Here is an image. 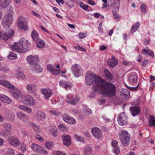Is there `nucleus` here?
Returning <instances> with one entry per match:
<instances>
[{"instance_id":"nucleus-1","label":"nucleus","mask_w":155,"mask_h":155,"mask_svg":"<svg viewBox=\"0 0 155 155\" xmlns=\"http://www.w3.org/2000/svg\"><path fill=\"white\" fill-rule=\"evenodd\" d=\"M85 81L87 85H93L92 89L96 92H101L109 97L114 96L116 94V88L111 82L103 81L99 77L87 72L85 75Z\"/></svg>"},{"instance_id":"nucleus-2","label":"nucleus","mask_w":155,"mask_h":155,"mask_svg":"<svg viewBox=\"0 0 155 155\" xmlns=\"http://www.w3.org/2000/svg\"><path fill=\"white\" fill-rule=\"evenodd\" d=\"M29 46L28 42L23 38H21L19 42L14 43L11 46L12 49L20 53H23L27 51Z\"/></svg>"},{"instance_id":"nucleus-3","label":"nucleus","mask_w":155,"mask_h":155,"mask_svg":"<svg viewBox=\"0 0 155 155\" xmlns=\"http://www.w3.org/2000/svg\"><path fill=\"white\" fill-rule=\"evenodd\" d=\"M119 135L122 145L124 146H128L130 140V135L128 132L122 130L119 132Z\"/></svg>"},{"instance_id":"nucleus-4","label":"nucleus","mask_w":155,"mask_h":155,"mask_svg":"<svg viewBox=\"0 0 155 155\" xmlns=\"http://www.w3.org/2000/svg\"><path fill=\"white\" fill-rule=\"evenodd\" d=\"M13 20V15L11 14H6L3 18L2 20V24L4 27L5 28L9 27L12 24Z\"/></svg>"},{"instance_id":"nucleus-5","label":"nucleus","mask_w":155,"mask_h":155,"mask_svg":"<svg viewBox=\"0 0 155 155\" xmlns=\"http://www.w3.org/2000/svg\"><path fill=\"white\" fill-rule=\"evenodd\" d=\"M72 72L75 77H78L82 75L83 70L81 66L78 64H75L71 67Z\"/></svg>"},{"instance_id":"nucleus-6","label":"nucleus","mask_w":155,"mask_h":155,"mask_svg":"<svg viewBox=\"0 0 155 155\" xmlns=\"http://www.w3.org/2000/svg\"><path fill=\"white\" fill-rule=\"evenodd\" d=\"M66 97L67 102L73 105H75L80 100L78 96L71 94L67 95Z\"/></svg>"},{"instance_id":"nucleus-7","label":"nucleus","mask_w":155,"mask_h":155,"mask_svg":"<svg viewBox=\"0 0 155 155\" xmlns=\"http://www.w3.org/2000/svg\"><path fill=\"white\" fill-rule=\"evenodd\" d=\"M27 60L30 67H31L32 68H34V65L39 62V60L38 57L36 55H30L28 56L27 58Z\"/></svg>"},{"instance_id":"nucleus-8","label":"nucleus","mask_w":155,"mask_h":155,"mask_svg":"<svg viewBox=\"0 0 155 155\" xmlns=\"http://www.w3.org/2000/svg\"><path fill=\"white\" fill-rule=\"evenodd\" d=\"M26 18L22 17H19L18 21V25L20 29L26 30L28 28Z\"/></svg>"},{"instance_id":"nucleus-9","label":"nucleus","mask_w":155,"mask_h":155,"mask_svg":"<svg viewBox=\"0 0 155 155\" xmlns=\"http://www.w3.org/2000/svg\"><path fill=\"white\" fill-rule=\"evenodd\" d=\"M117 121L118 124L122 126L125 125L127 123V117L124 113L122 112L119 115Z\"/></svg>"},{"instance_id":"nucleus-10","label":"nucleus","mask_w":155,"mask_h":155,"mask_svg":"<svg viewBox=\"0 0 155 155\" xmlns=\"http://www.w3.org/2000/svg\"><path fill=\"white\" fill-rule=\"evenodd\" d=\"M2 126L5 130H1L0 132V134L4 137L5 136L6 134L10 132L12 128L11 125L8 123H4L2 124Z\"/></svg>"},{"instance_id":"nucleus-11","label":"nucleus","mask_w":155,"mask_h":155,"mask_svg":"<svg viewBox=\"0 0 155 155\" xmlns=\"http://www.w3.org/2000/svg\"><path fill=\"white\" fill-rule=\"evenodd\" d=\"M60 66L58 64L56 66V68H59L58 69H55L53 68L52 65L50 64H48L47 66V68L48 70L52 74L55 75H58L60 73V69H59Z\"/></svg>"},{"instance_id":"nucleus-12","label":"nucleus","mask_w":155,"mask_h":155,"mask_svg":"<svg viewBox=\"0 0 155 155\" xmlns=\"http://www.w3.org/2000/svg\"><path fill=\"white\" fill-rule=\"evenodd\" d=\"M23 101L25 104L30 106L33 105L35 103V101L34 98L29 95L24 97L23 98Z\"/></svg>"},{"instance_id":"nucleus-13","label":"nucleus","mask_w":155,"mask_h":155,"mask_svg":"<svg viewBox=\"0 0 155 155\" xmlns=\"http://www.w3.org/2000/svg\"><path fill=\"white\" fill-rule=\"evenodd\" d=\"M91 132L94 137L97 139H100L102 136L100 130L97 127H94L91 129Z\"/></svg>"},{"instance_id":"nucleus-14","label":"nucleus","mask_w":155,"mask_h":155,"mask_svg":"<svg viewBox=\"0 0 155 155\" xmlns=\"http://www.w3.org/2000/svg\"><path fill=\"white\" fill-rule=\"evenodd\" d=\"M13 87L10 88L9 89L10 91L12 94V96L15 98H18L21 96V91L15 88V87L13 85Z\"/></svg>"},{"instance_id":"nucleus-15","label":"nucleus","mask_w":155,"mask_h":155,"mask_svg":"<svg viewBox=\"0 0 155 155\" xmlns=\"http://www.w3.org/2000/svg\"><path fill=\"white\" fill-rule=\"evenodd\" d=\"M63 118L64 121L69 124H73L76 123L75 119L68 115H63Z\"/></svg>"},{"instance_id":"nucleus-16","label":"nucleus","mask_w":155,"mask_h":155,"mask_svg":"<svg viewBox=\"0 0 155 155\" xmlns=\"http://www.w3.org/2000/svg\"><path fill=\"white\" fill-rule=\"evenodd\" d=\"M8 141L10 144L14 147H17L19 145V140L17 138L14 137H8Z\"/></svg>"},{"instance_id":"nucleus-17","label":"nucleus","mask_w":155,"mask_h":155,"mask_svg":"<svg viewBox=\"0 0 155 155\" xmlns=\"http://www.w3.org/2000/svg\"><path fill=\"white\" fill-rule=\"evenodd\" d=\"M60 86L64 88L66 90H70L71 88V84L64 80H61L59 83Z\"/></svg>"},{"instance_id":"nucleus-18","label":"nucleus","mask_w":155,"mask_h":155,"mask_svg":"<svg viewBox=\"0 0 155 155\" xmlns=\"http://www.w3.org/2000/svg\"><path fill=\"white\" fill-rule=\"evenodd\" d=\"M64 144L67 146H69L71 143V137L68 135H63L62 136Z\"/></svg>"},{"instance_id":"nucleus-19","label":"nucleus","mask_w":155,"mask_h":155,"mask_svg":"<svg viewBox=\"0 0 155 155\" xmlns=\"http://www.w3.org/2000/svg\"><path fill=\"white\" fill-rule=\"evenodd\" d=\"M18 117L20 120L25 122H27L29 120L28 116L22 112H19L17 114Z\"/></svg>"},{"instance_id":"nucleus-20","label":"nucleus","mask_w":155,"mask_h":155,"mask_svg":"<svg viewBox=\"0 0 155 155\" xmlns=\"http://www.w3.org/2000/svg\"><path fill=\"white\" fill-rule=\"evenodd\" d=\"M35 117L37 120L40 121L43 120L46 117L44 113L41 111H38L35 113Z\"/></svg>"},{"instance_id":"nucleus-21","label":"nucleus","mask_w":155,"mask_h":155,"mask_svg":"<svg viewBox=\"0 0 155 155\" xmlns=\"http://www.w3.org/2000/svg\"><path fill=\"white\" fill-rule=\"evenodd\" d=\"M28 92L35 94L36 90V86L35 84H27L26 86Z\"/></svg>"},{"instance_id":"nucleus-22","label":"nucleus","mask_w":155,"mask_h":155,"mask_svg":"<svg viewBox=\"0 0 155 155\" xmlns=\"http://www.w3.org/2000/svg\"><path fill=\"white\" fill-rule=\"evenodd\" d=\"M41 93L44 95V97L45 99H48L52 94V91L50 89H43L41 90Z\"/></svg>"},{"instance_id":"nucleus-23","label":"nucleus","mask_w":155,"mask_h":155,"mask_svg":"<svg viewBox=\"0 0 155 155\" xmlns=\"http://www.w3.org/2000/svg\"><path fill=\"white\" fill-rule=\"evenodd\" d=\"M130 111L133 116H135L139 114L140 109L138 107H133L130 108Z\"/></svg>"},{"instance_id":"nucleus-24","label":"nucleus","mask_w":155,"mask_h":155,"mask_svg":"<svg viewBox=\"0 0 155 155\" xmlns=\"http://www.w3.org/2000/svg\"><path fill=\"white\" fill-rule=\"evenodd\" d=\"M118 61L115 58L112 56L111 59L108 60L107 62L108 65L112 68L114 67L118 64Z\"/></svg>"},{"instance_id":"nucleus-25","label":"nucleus","mask_w":155,"mask_h":155,"mask_svg":"<svg viewBox=\"0 0 155 155\" xmlns=\"http://www.w3.org/2000/svg\"><path fill=\"white\" fill-rule=\"evenodd\" d=\"M118 142L115 140H112L111 145L113 147V151L115 154H118L120 152L119 147L117 146Z\"/></svg>"},{"instance_id":"nucleus-26","label":"nucleus","mask_w":155,"mask_h":155,"mask_svg":"<svg viewBox=\"0 0 155 155\" xmlns=\"http://www.w3.org/2000/svg\"><path fill=\"white\" fill-rule=\"evenodd\" d=\"M12 0H0V5L2 7L5 8L9 5Z\"/></svg>"},{"instance_id":"nucleus-27","label":"nucleus","mask_w":155,"mask_h":155,"mask_svg":"<svg viewBox=\"0 0 155 155\" xmlns=\"http://www.w3.org/2000/svg\"><path fill=\"white\" fill-rule=\"evenodd\" d=\"M0 84L10 89L13 87V85L10 83L8 81L3 80H0Z\"/></svg>"},{"instance_id":"nucleus-28","label":"nucleus","mask_w":155,"mask_h":155,"mask_svg":"<svg viewBox=\"0 0 155 155\" xmlns=\"http://www.w3.org/2000/svg\"><path fill=\"white\" fill-rule=\"evenodd\" d=\"M0 99L3 102L8 104L12 103V100L4 95H0Z\"/></svg>"},{"instance_id":"nucleus-29","label":"nucleus","mask_w":155,"mask_h":155,"mask_svg":"<svg viewBox=\"0 0 155 155\" xmlns=\"http://www.w3.org/2000/svg\"><path fill=\"white\" fill-rule=\"evenodd\" d=\"M128 80L132 83L134 84L137 82V77L135 74H130L128 77Z\"/></svg>"},{"instance_id":"nucleus-30","label":"nucleus","mask_w":155,"mask_h":155,"mask_svg":"<svg viewBox=\"0 0 155 155\" xmlns=\"http://www.w3.org/2000/svg\"><path fill=\"white\" fill-rule=\"evenodd\" d=\"M30 125L33 130L36 132H40L41 131V129L38 125H37L35 123H31Z\"/></svg>"},{"instance_id":"nucleus-31","label":"nucleus","mask_w":155,"mask_h":155,"mask_svg":"<svg viewBox=\"0 0 155 155\" xmlns=\"http://www.w3.org/2000/svg\"><path fill=\"white\" fill-rule=\"evenodd\" d=\"M149 126L155 127V118L154 115H150L148 119Z\"/></svg>"},{"instance_id":"nucleus-32","label":"nucleus","mask_w":155,"mask_h":155,"mask_svg":"<svg viewBox=\"0 0 155 155\" xmlns=\"http://www.w3.org/2000/svg\"><path fill=\"white\" fill-rule=\"evenodd\" d=\"M106 78L109 81H111L113 78V76L106 69H105L104 71Z\"/></svg>"},{"instance_id":"nucleus-33","label":"nucleus","mask_w":155,"mask_h":155,"mask_svg":"<svg viewBox=\"0 0 155 155\" xmlns=\"http://www.w3.org/2000/svg\"><path fill=\"white\" fill-rule=\"evenodd\" d=\"M34 67L33 68H32L31 67H30L31 69L38 73L42 72L43 71L42 68L38 65V63H37L35 65H34Z\"/></svg>"},{"instance_id":"nucleus-34","label":"nucleus","mask_w":155,"mask_h":155,"mask_svg":"<svg viewBox=\"0 0 155 155\" xmlns=\"http://www.w3.org/2000/svg\"><path fill=\"white\" fill-rule=\"evenodd\" d=\"M92 151V148L91 147L87 145L84 148V153L85 155H90L91 154Z\"/></svg>"},{"instance_id":"nucleus-35","label":"nucleus","mask_w":155,"mask_h":155,"mask_svg":"<svg viewBox=\"0 0 155 155\" xmlns=\"http://www.w3.org/2000/svg\"><path fill=\"white\" fill-rule=\"evenodd\" d=\"M18 108L21 110L25 111L27 113H30L32 111V110L31 108H29L28 107L23 105H21L19 106Z\"/></svg>"},{"instance_id":"nucleus-36","label":"nucleus","mask_w":155,"mask_h":155,"mask_svg":"<svg viewBox=\"0 0 155 155\" xmlns=\"http://www.w3.org/2000/svg\"><path fill=\"white\" fill-rule=\"evenodd\" d=\"M36 41V45L38 48H41L44 46L45 43L43 41L41 40L40 39H38Z\"/></svg>"},{"instance_id":"nucleus-37","label":"nucleus","mask_w":155,"mask_h":155,"mask_svg":"<svg viewBox=\"0 0 155 155\" xmlns=\"http://www.w3.org/2000/svg\"><path fill=\"white\" fill-rule=\"evenodd\" d=\"M74 138L76 140L84 143L85 142V139L82 137L78 136L77 134H75L74 136Z\"/></svg>"},{"instance_id":"nucleus-38","label":"nucleus","mask_w":155,"mask_h":155,"mask_svg":"<svg viewBox=\"0 0 155 155\" xmlns=\"http://www.w3.org/2000/svg\"><path fill=\"white\" fill-rule=\"evenodd\" d=\"M31 36L32 38L34 41H36L39 39L38 34L36 31L35 30L32 31Z\"/></svg>"},{"instance_id":"nucleus-39","label":"nucleus","mask_w":155,"mask_h":155,"mask_svg":"<svg viewBox=\"0 0 155 155\" xmlns=\"http://www.w3.org/2000/svg\"><path fill=\"white\" fill-rule=\"evenodd\" d=\"M140 26V23L139 22H136L134 25H133L130 30V32L133 33L137 31Z\"/></svg>"},{"instance_id":"nucleus-40","label":"nucleus","mask_w":155,"mask_h":155,"mask_svg":"<svg viewBox=\"0 0 155 155\" xmlns=\"http://www.w3.org/2000/svg\"><path fill=\"white\" fill-rule=\"evenodd\" d=\"M40 147L41 146L36 143H33L31 146V147L33 150L38 153Z\"/></svg>"},{"instance_id":"nucleus-41","label":"nucleus","mask_w":155,"mask_h":155,"mask_svg":"<svg viewBox=\"0 0 155 155\" xmlns=\"http://www.w3.org/2000/svg\"><path fill=\"white\" fill-rule=\"evenodd\" d=\"M8 57L10 59L15 60L17 58V55L16 54L10 52L9 55L8 56Z\"/></svg>"},{"instance_id":"nucleus-42","label":"nucleus","mask_w":155,"mask_h":155,"mask_svg":"<svg viewBox=\"0 0 155 155\" xmlns=\"http://www.w3.org/2000/svg\"><path fill=\"white\" fill-rule=\"evenodd\" d=\"M120 3V0H114L113 6L115 9H117V10L119 9Z\"/></svg>"},{"instance_id":"nucleus-43","label":"nucleus","mask_w":155,"mask_h":155,"mask_svg":"<svg viewBox=\"0 0 155 155\" xmlns=\"http://www.w3.org/2000/svg\"><path fill=\"white\" fill-rule=\"evenodd\" d=\"M59 128L61 131L64 132L67 130V127L66 126L62 124H60L58 126Z\"/></svg>"},{"instance_id":"nucleus-44","label":"nucleus","mask_w":155,"mask_h":155,"mask_svg":"<svg viewBox=\"0 0 155 155\" xmlns=\"http://www.w3.org/2000/svg\"><path fill=\"white\" fill-rule=\"evenodd\" d=\"M52 144V143L51 142L49 141L47 142L45 145L47 149L50 150L53 147Z\"/></svg>"},{"instance_id":"nucleus-45","label":"nucleus","mask_w":155,"mask_h":155,"mask_svg":"<svg viewBox=\"0 0 155 155\" xmlns=\"http://www.w3.org/2000/svg\"><path fill=\"white\" fill-rule=\"evenodd\" d=\"M16 75L17 78H23L24 77V74L22 72L18 71L16 72Z\"/></svg>"},{"instance_id":"nucleus-46","label":"nucleus","mask_w":155,"mask_h":155,"mask_svg":"<svg viewBox=\"0 0 155 155\" xmlns=\"http://www.w3.org/2000/svg\"><path fill=\"white\" fill-rule=\"evenodd\" d=\"M38 153H41L43 154H47L48 153V152L43 147H40Z\"/></svg>"},{"instance_id":"nucleus-47","label":"nucleus","mask_w":155,"mask_h":155,"mask_svg":"<svg viewBox=\"0 0 155 155\" xmlns=\"http://www.w3.org/2000/svg\"><path fill=\"white\" fill-rule=\"evenodd\" d=\"M147 7L145 4H143L140 6L141 10L143 13H145L147 12Z\"/></svg>"},{"instance_id":"nucleus-48","label":"nucleus","mask_w":155,"mask_h":155,"mask_svg":"<svg viewBox=\"0 0 155 155\" xmlns=\"http://www.w3.org/2000/svg\"><path fill=\"white\" fill-rule=\"evenodd\" d=\"M150 51V49L148 47H146L145 49H143L142 52L144 54L147 55L149 54Z\"/></svg>"},{"instance_id":"nucleus-49","label":"nucleus","mask_w":155,"mask_h":155,"mask_svg":"<svg viewBox=\"0 0 155 155\" xmlns=\"http://www.w3.org/2000/svg\"><path fill=\"white\" fill-rule=\"evenodd\" d=\"M54 130H51V134L54 137H56L57 135L58 131L55 127H54Z\"/></svg>"},{"instance_id":"nucleus-50","label":"nucleus","mask_w":155,"mask_h":155,"mask_svg":"<svg viewBox=\"0 0 155 155\" xmlns=\"http://www.w3.org/2000/svg\"><path fill=\"white\" fill-rule=\"evenodd\" d=\"M126 86L127 87V88L130 90L131 91H136L137 90V87L139 86V84H138L137 86H136L135 87H129L127 86V85L125 84Z\"/></svg>"},{"instance_id":"nucleus-51","label":"nucleus","mask_w":155,"mask_h":155,"mask_svg":"<svg viewBox=\"0 0 155 155\" xmlns=\"http://www.w3.org/2000/svg\"><path fill=\"white\" fill-rule=\"evenodd\" d=\"M74 47L75 49H78L79 51H82V52L86 51V50L81 46H74Z\"/></svg>"},{"instance_id":"nucleus-52","label":"nucleus","mask_w":155,"mask_h":155,"mask_svg":"<svg viewBox=\"0 0 155 155\" xmlns=\"http://www.w3.org/2000/svg\"><path fill=\"white\" fill-rule=\"evenodd\" d=\"M52 155H66L65 153H62L59 151H54Z\"/></svg>"},{"instance_id":"nucleus-53","label":"nucleus","mask_w":155,"mask_h":155,"mask_svg":"<svg viewBox=\"0 0 155 155\" xmlns=\"http://www.w3.org/2000/svg\"><path fill=\"white\" fill-rule=\"evenodd\" d=\"M123 92L122 93V94H124V95L126 97H128L130 94V91L126 89L124 90L123 91Z\"/></svg>"},{"instance_id":"nucleus-54","label":"nucleus","mask_w":155,"mask_h":155,"mask_svg":"<svg viewBox=\"0 0 155 155\" xmlns=\"http://www.w3.org/2000/svg\"><path fill=\"white\" fill-rule=\"evenodd\" d=\"M113 14L114 18L116 19L117 20H119L120 19V18L119 16L115 12H113Z\"/></svg>"},{"instance_id":"nucleus-55","label":"nucleus","mask_w":155,"mask_h":155,"mask_svg":"<svg viewBox=\"0 0 155 155\" xmlns=\"http://www.w3.org/2000/svg\"><path fill=\"white\" fill-rule=\"evenodd\" d=\"M21 148L22 152H25L26 151V145L24 144H22L21 145Z\"/></svg>"},{"instance_id":"nucleus-56","label":"nucleus","mask_w":155,"mask_h":155,"mask_svg":"<svg viewBox=\"0 0 155 155\" xmlns=\"http://www.w3.org/2000/svg\"><path fill=\"white\" fill-rule=\"evenodd\" d=\"M36 138L41 142H43L44 141V139L39 135L37 134L35 136Z\"/></svg>"},{"instance_id":"nucleus-57","label":"nucleus","mask_w":155,"mask_h":155,"mask_svg":"<svg viewBox=\"0 0 155 155\" xmlns=\"http://www.w3.org/2000/svg\"><path fill=\"white\" fill-rule=\"evenodd\" d=\"M7 152L8 153L11 155L15 153L14 150L11 148L8 149L7 150Z\"/></svg>"},{"instance_id":"nucleus-58","label":"nucleus","mask_w":155,"mask_h":155,"mask_svg":"<svg viewBox=\"0 0 155 155\" xmlns=\"http://www.w3.org/2000/svg\"><path fill=\"white\" fill-rule=\"evenodd\" d=\"M0 70L4 72H6L8 71V69L6 67H2L1 65L0 64Z\"/></svg>"},{"instance_id":"nucleus-59","label":"nucleus","mask_w":155,"mask_h":155,"mask_svg":"<svg viewBox=\"0 0 155 155\" xmlns=\"http://www.w3.org/2000/svg\"><path fill=\"white\" fill-rule=\"evenodd\" d=\"M86 36V34L84 33H81L78 34V37L80 38H83Z\"/></svg>"},{"instance_id":"nucleus-60","label":"nucleus","mask_w":155,"mask_h":155,"mask_svg":"<svg viewBox=\"0 0 155 155\" xmlns=\"http://www.w3.org/2000/svg\"><path fill=\"white\" fill-rule=\"evenodd\" d=\"M85 113L87 115H89L91 114L92 110L89 108H87L85 110Z\"/></svg>"},{"instance_id":"nucleus-61","label":"nucleus","mask_w":155,"mask_h":155,"mask_svg":"<svg viewBox=\"0 0 155 155\" xmlns=\"http://www.w3.org/2000/svg\"><path fill=\"white\" fill-rule=\"evenodd\" d=\"M87 2L88 4L92 5H96L95 3L92 0H88Z\"/></svg>"},{"instance_id":"nucleus-62","label":"nucleus","mask_w":155,"mask_h":155,"mask_svg":"<svg viewBox=\"0 0 155 155\" xmlns=\"http://www.w3.org/2000/svg\"><path fill=\"white\" fill-rule=\"evenodd\" d=\"M148 63V61L147 60H145L143 61L142 62V65L143 66H145Z\"/></svg>"},{"instance_id":"nucleus-63","label":"nucleus","mask_w":155,"mask_h":155,"mask_svg":"<svg viewBox=\"0 0 155 155\" xmlns=\"http://www.w3.org/2000/svg\"><path fill=\"white\" fill-rule=\"evenodd\" d=\"M142 56L141 55H138L137 58V61L138 62H141L142 61Z\"/></svg>"},{"instance_id":"nucleus-64","label":"nucleus","mask_w":155,"mask_h":155,"mask_svg":"<svg viewBox=\"0 0 155 155\" xmlns=\"http://www.w3.org/2000/svg\"><path fill=\"white\" fill-rule=\"evenodd\" d=\"M155 86V84L154 82H153L151 83V84L150 86V87L149 88V90L150 91H151L153 90V88Z\"/></svg>"}]
</instances>
